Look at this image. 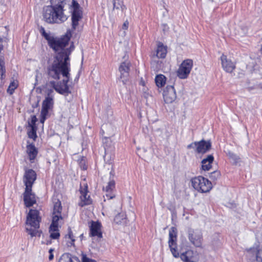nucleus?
Returning <instances> with one entry per match:
<instances>
[{
	"mask_svg": "<svg viewBox=\"0 0 262 262\" xmlns=\"http://www.w3.org/2000/svg\"><path fill=\"white\" fill-rule=\"evenodd\" d=\"M43 19L48 24H61L67 20L68 17L64 13L50 6L43 7L42 11Z\"/></svg>",
	"mask_w": 262,
	"mask_h": 262,
	"instance_id": "obj_5",
	"label": "nucleus"
},
{
	"mask_svg": "<svg viewBox=\"0 0 262 262\" xmlns=\"http://www.w3.org/2000/svg\"><path fill=\"white\" fill-rule=\"evenodd\" d=\"M120 216H121V214H117V215L115 216V218H114V221L117 223V224H119L120 222H121V221H120Z\"/></svg>",
	"mask_w": 262,
	"mask_h": 262,
	"instance_id": "obj_44",
	"label": "nucleus"
},
{
	"mask_svg": "<svg viewBox=\"0 0 262 262\" xmlns=\"http://www.w3.org/2000/svg\"><path fill=\"white\" fill-rule=\"evenodd\" d=\"M53 92L52 90H48L47 96L46 97L45 99L42 102L41 112H43V114H48L49 111L53 106V98L52 96H50Z\"/></svg>",
	"mask_w": 262,
	"mask_h": 262,
	"instance_id": "obj_13",
	"label": "nucleus"
},
{
	"mask_svg": "<svg viewBox=\"0 0 262 262\" xmlns=\"http://www.w3.org/2000/svg\"><path fill=\"white\" fill-rule=\"evenodd\" d=\"M68 49H70V51H71V52L74 50V45L73 44L71 45L70 47V48H69Z\"/></svg>",
	"mask_w": 262,
	"mask_h": 262,
	"instance_id": "obj_48",
	"label": "nucleus"
},
{
	"mask_svg": "<svg viewBox=\"0 0 262 262\" xmlns=\"http://www.w3.org/2000/svg\"><path fill=\"white\" fill-rule=\"evenodd\" d=\"M222 67L228 72L231 73L235 68V64L231 60L227 59V56L223 54L221 57Z\"/></svg>",
	"mask_w": 262,
	"mask_h": 262,
	"instance_id": "obj_17",
	"label": "nucleus"
},
{
	"mask_svg": "<svg viewBox=\"0 0 262 262\" xmlns=\"http://www.w3.org/2000/svg\"><path fill=\"white\" fill-rule=\"evenodd\" d=\"M37 121V119L35 115H33L31 116V121L28 122L29 126L32 128L33 127H37L36 125V122Z\"/></svg>",
	"mask_w": 262,
	"mask_h": 262,
	"instance_id": "obj_36",
	"label": "nucleus"
},
{
	"mask_svg": "<svg viewBox=\"0 0 262 262\" xmlns=\"http://www.w3.org/2000/svg\"><path fill=\"white\" fill-rule=\"evenodd\" d=\"M164 101L166 103H171L177 98L176 90L173 85H167L163 93Z\"/></svg>",
	"mask_w": 262,
	"mask_h": 262,
	"instance_id": "obj_10",
	"label": "nucleus"
},
{
	"mask_svg": "<svg viewBox=\"0 0 262 262\" xmlns=\"http://www.w3.org/2000/svg\"><path fill=\"white\" fill-rule=\"evenodd\" d=\"M82 236H83V234H82L80 235V237H82Z\"/></svg>",
	"mask_w": 262,
	"mask_h": 262,
	"instance_id": "obj_53",
	"label": "nucleus"
},
{
	"mask_svg": "<svg viewBox=\"0 0 262 262\" xmlns=\"http://www.w3.org/2000/svg\"><path fill=\"white\" fill-rule=\"evenodd\" d=\"M65 56L62 59L58 55L57 56V60L49 63L47 68V73L49 79L58 80L60 79L61 75L64 78L57 83L54 81H51L50 84L59 94L68 95L71 93L68 84L71 79V64L68 56Z\"/></svg>",
	"mask_w": 262,
	"mask_h": 262,
	"instance_id": "obj_1",
	"label": "nucleus"
},
{
	"mask_svg": "<svg viewBox=\"0 0 262 262\" xmlns=\"http://www.w3.org/2000/svg\"><path fill=\"white\" fill-rule=\"evenodd\" d=\"M210 1H211L212 2H213V0H210Z\"/></svg>",
	"mask_w": 262,
	"mask_h": 262,
	"instance_id": "obj_54",
	"label": "nucleus"
},
{
	"mask_svg": "<svg viewBox=\"0 0 262 262\" xmlns=\"http://www.w3.org/2000/svg\"><path fill=\"white\" fill-rule=\"evenodd\" d=\"M43 31H45L43 27H41L40 29V32L41 33V35H42V32Z\"/></svg>",
	"mask_w": 262,
	"mask_h": 262,
	"instance_id": "obj_49",
	"label": "nucleus"
},
{
	"mask_svg": "<svg viewBox=\"0 0 262 262\" xmlns=\"http://www.w3.org/2000/svg\"><path fill=\"white\" fill-rule=\"evenodd\" d=\"M166 80V78L164 75L162 74L157 75L155 77V82L157 86L159 88H162L165 85Z\"/></svg>",
	"mask_w": 262,
	"mask_h": 262,
	"instance_id": "obj_27",
	"label": "nucleus"
},
{
	"mask_svg": "<svg viewBox=\"0 0 262 262\" xmlns=\"http://www.w3.org/2000/svg\"><path fill=\"white\" fill-rule=\"evenodd\" d=\"M36 179V173L33 169L26 170L24 176V182L26 188H32L34 181Z\"/></svg>",
	"mask_w": 262,
	"mask_h": 262,
	"instance_id": "obj_12",
	"label": "nucleus"
},
{
	"mask_svg": "<svg viewBox=\"0 0 262 262\" xmlns=\"http://www.w3.org/2000/svg\"><path fill=\"white\" fill-rule=\"evenodd\" d=\"M18 86V81L14 79H12L7 90V93L10 95H12L14 93L15 90L17 88Z\"/></svg>",
	"mask_w": 262,
	"mask_h": 262,
	"instance_id": "obj_26",
	"label": "nucleus"
},
{
	"mask_svg": "<svg viewBox=\"0 0 262 262\" xmlns=\"http://www.w3.org/2000/svg\"><path fill=\"white\" fill-rule=\"evenodd\" d=\"M115 188V182L114 180H111L105 187L103 188V190L106 192V197L108 199H111L115 197V194L113 193Z\"/></svg>",
	"mask_w": 262,
	"mask_h": 262,
	"instance_id": "obj_18",
	"label": "nucleus"
},
{
	"mask_svg": "<svg viewBox=\"0 0 262 262\" xmlns=\"http://www.w3.org/2000/svg\"><path fill=\"white\" fill-rule=\"evenodd\" d=\"M51 244V240L48 241L47 242V243H46L47 245H49V244Z\"/></svg>",
	"mask_w": 262,
	"mask_h": 262,
	"instance_id": "obj_52",
	"label": "nucleus"
},
{
	"mask_svg": "<svg viewBox=\"0 0 262 262\" xmlns=\"http://www.w3.org/2000/svg\"><path fill=\"white\" fill-rule=\"evenodd\" d=\"M42 36L47 40L49 46L55 38L53 36H50L49 34L46 32V31H43Z\"/></svg>",
	"mask_w": 262,
	"mask_h": 262,
	"instance_id": "obj_34",
	"label": "nucleus"
},
{
	"mask_svg": "<svg viewBox=\"0 0 262 262\" xmlns=\"http://www.w3.org/2000/svg\"><path fill=\"white\" fill-rule=\"evenodd\" d=\"M82 262H97L95 260L90 258L84 254H82Z\"/></svg>",
	"mask_w": 262,
	"mask_h": 262,
	"instance_id": "obj_40",
	"label": "nucleus"
},
{
	"mask_svg": "<svg viewBox=\"0 0 262 262\" xmlns=\"http://www.w3.org/2000/svg\"><path fill=\"white\" fill-rule=\"evenodd\" d=\"M58 262H80L79 258L69 253H64L60 256Z\"/></svg>",
	"mask_w": 262,
	"mask_h": 262,
	"instance_id": "obj_21",
	"label": "nucleus"
},
{
	"mask_svg": "<svg viewBox=\"0 0 262 262\" xmlns=\"http://www.w3.org/2000/svg\"><path fill=\"white\" fill-rule=\"evenodd\" d=\"M48 114H43V112H41V118L40 119V122L41 123H43L45 120L46 119V116Z\"/></svg>",
	"mask_w": 262,
	"mask_h": 262,
	"instance_id": "obj_43",
	"label": "nucleus"
},
{
	"mask_svg": "<svg viewBox=\"0 0 262 262\" xmlns=\"http://www.w3.org/2000/svg\"><path fill=\"white\" fill-rule=\"evenodd\" d=\"M211 148V142L210 140H201L196 141V152L198 154H205L208 152Z\"/></svg>",
	"mask_w": 262,
	"mask_h": 262,
	"instance_id": "obj_14",
	"label": "nucleus"
},
{
	"mask_svg": "<svg viewBox=\"0 0 262 262\" xmlns=\"http://www.w3.org/2000/svg\"><path fill=\"white\" fill-rule=\"evenodd\" d=\"M130 63L129 61L122 62L119 67L120 73V79L123 84H125L129 79Z\"/></svg>",
	"mask_w": 262,
	"mask_h": 262,
	"instance_id": "obj_9",
	"label": "nucleus"
},
{
	"mask_svg": "<svg viewBox=\"0 0 262 262\" xmlns=\"http://www.w3.org/2000/svg\"><path fill=\"white\" fill-rule=\"evenodd\" d=\"M82 18V12L72 11V27L75 30L78 26L79 21Z\"/></svg>",
	"mask_w": 262,
	"mask_h": 262,
	"instance_id": "obj_20",
	"label": "nucleus"
},
{
	"mask_svg": "<svg viewBox=\"0 0 262 262\" xmlns=\"http://www.w3.org/2000/svg\"><path fill=\"white\" fill-rule=\"evenodd\" d=\"M123 1L122 0H114V9H119Z\"/></svg>",
	"mask_w": 262,
	"mask_h": 262,
	"instance_id": "obj_38",
	"label": "nucleus"
},
{
	"mask_svg": "<svg viewBox=\"0 0 262 262\" xmlns=\"http://www.w3.org/2000/svg\"><path fill=\"white\" fill-rule=\"evenodd\" d=\"M101 225L100 222L92 221L90 226V236L102 238V233L101 231Z\"/></svg>",
	"mask_w": 262,
	"mask_h": 262,
	"instance_id": "obj_15",
	"label": "nucleus"
},
{
	"mask_svg": "<svg viewBox=\"0 0 262 262\" xmlns=\"http://www.w3.org/2000/svg\"><path fill=\"white\" fill-rule=\"evenodd\" d=\"M214 161V157L212 155H208L205 158L203 159L201 162L202 169L204 171H208L212 167V163Z\"/></svg>",
	"mask_w": 262,
	"mask_h": 262,
	"instance_id": "obj_19",
	"label": "nucleus"
},
{
	"mask_svg": "<svg viewBox=\"0 0 262 262\" xmlns=\"http://www.w3.org/2000/svg\"><path fill=\"white\" fill-rule=\"evenodd\" d=\"M227 155L230 159H231L235 164H236L239 161L240 158L239 156L234 154L233 152L229 151Z\"/></svg>",
	"mask_w": 262,
	"mask_h": 262,
	"instance_id": "obj_32",
	"label": "nucleus"
},
{
	"mask_svg": "<svg viewBox=\"0 0 262 262\" xmlns=\"http://www.w3.org/2000/svg\"><path fill=\"white\" fill-rule=\"evenodd\" d=\"M62 220V217L61 216V214L53 213L52 223L50 226H51V228L55 230L57 227H58V222Z\"/></svg>",
	"mask_w": 262,
	"mask_h": 262,
	"instance_id": "obj_25",
	"label": "nucleus"
},
{
	"mask_svg": "<svg viewBox=\"0 0 262 262\" xmlns=\"http://www.w3.org/2000/svg\"><path fill=\"white\" fill-rule=\"evenodd\" d=\"M220 172L215 170L210 173L209 178L212 181L215 182L220 177Z\"/></svg>",
	"mask_w": 262,
	"mask_h": 262,
	"instance_id": "obj_31",
	"label": "nucleus"
},
{
	"mask_svg": "<svg viewBox=\"0 0 262 262\" xmlns=\"http://www.w3.org/2000/svg\"><path fill=\"white\" fill-rule=\"evenodd\" d=\"M120 9H121V11L122 12H124L126 9V7H125V5H123V3H122V4L121 5Z\"/></svg>",
	"mask_w": 262,
	"mask_h": 262,
	"instance_id": "obj_46",
	"label": "nucleus"
},
{
	"mask_svg": "<svg viewBox=\"0 0 262 262\" xmlns=\"http://www.w3.org/2000/svg\"><path fill=\"white\" fill-rule=\"evenodd\" d=\"M53 257H54L53 254V253L50 254L49 256V259L50 260H52L53 259Z\"/></svg>",
	"mask_w": 262,
	"mask_h": 262,
	"instance_id": "obj_47",
	"label": "nucleus"
},
{
	"mask_svg": "<svg viewBox=\"0 0 262 262\" xmlns=\"http://www.w3.org/2000/svg\"><path fill=\"white\" fill-rule=\"evenodd\" d=\"M70 40V36L68 35H65L61 38H54L51 43L50 44L49 47L52 48L55 52H58L57 54L54 57V60L52 62H54L57 60V56H60L63 59L66 55L69 56L71 53V51L69 49H65V47L69 44Z\"/></svg>",
	"mask_w": 262,
	"mask_h": 262,
	"instance_id": "obj_4",
	"label": "nucleus"
},
{
	"mask_svg": "<svg viewBox=\"0 0 262 262\" xmlns=\"http://www.w3.org/2000/svg\"><path fill=\"white\" fill-rule=\"evenodd\" d=\"M62 206L61 202L59 200H57L56 202H54L53 213L54 214H61Z\"/></svg>",
	"mask_w": 262,
	"mask_h": 262,
	"instance_id": "obj_30",
	"label": "nucleus"
},
{
	"mask_svg": "<svg viewBox=\"0 0 262 262\" xmlns=\"http://www.w3.org/2000/svg\"><path fill=\"white\" fill-rule=\"evenodd\" d=\"M112 176V177H113L114 176V172L113 170H112L111 172H110V176L111 177Z\"/></svg>",
	"mask_w": 262,
	"mask_h": 262,
	"instance_id": "obj_50",
	"label": "nucleus"
},
{
	"mask_svg": "<svg viewBox=\"0 0 262 262\" xmlns=\"http://www.w3.org/2000/svg\"><path fill=\"white\" fill-rule=\"evenodd\" d=\"M80 192L81 193L80 199L81 202L79 203V205L83 207L91 204L92 200L90 195H88V186L86 185L84 188H80Z\"/></svg>",
	"mask_w": 262,
	"mask_h": 262,
	"instance_id": "obj_16",
	"label": "nucleus"
},
{
	"mask_svg": "<svg viewBox=\"0 0 262 262\" xmlns=\"http://www.w3.org/2000/svg\"><path fill=\"white\" fill-rule=\"evenodd\" d=\"M49 232L50 233V237L51 239H58L60 237V233L59 232V227H57V228L54 230L53 229L51 228V226H50Z\"/></svg>",
	"mask_w": 262,
	"mask_h": 262,
	"instance_id": "obj_29",
	"label": "nucleus"
},
{
	"mask_svg": "<svg viewBox=\"0 0 262 262\" xmlns=\"http://www.w3.org/2000/svg\"><path fill=\"white\" fill-rule=\"evenodd\" d=\"M50 3V6L64 13V7L66 4L65 0H51Z\"/></svg>",
	"mask_w": 262,
	"mask_h": 262,
	"instance_id": "obj_23",
	"label": "nucleus"
},
{
	"mask_svg": "<svg viewBox=\"0 0 262 262\" xmlns=\"http://www.w3.org/2000/svg\"><path fill=\"white\" fill-rule=\"evenodd\" d=\"M27 152L30 161L31 162H33L37 155V149L35 147L34 144H30L27 146Z\"/></svg>",
	"mask_w": 262,
	"mask_h": 262,
	"instance_id": "obj_22",
	"label": "nucleus"
},
{
	"mask_svg": "<svg viewBox=\"0 0 262 262\" xmlns=\"http://www.w3.org/2000/svg\"><path fill=\"white\" fill-rule=\"evenodd\" d=\"M187 233L188 238L193 246L196 247H201L202 246L203 235L201 231L189 228Z\"/></svg>",
	"mask_w": 262,
	"mask_h": 262,
	"instance_id": "obj_7",
	"label": "nucleus"
},
{
	"mask_svg": "<svg viewBox=\"0 0 262 262\" xmlns=\"http://www.w3.org/2000/svg\"><path fill=\"white\" fill-rule=\"evenodd\" d=\"M177 229L172 227L169 230L168 246L170 251L175 258L180 257L184 262H196L194 260L193 252L192 250H187L181 255L177 250Z\"/></svg>",
	"mask_w": 262,
	"mask_h": 262,
	"instance_id": "obj_2",
	"label": "nucleus"
},
{
	"mask_svg": "<svg viewBox=\"0 0 262 262\" xmlns=\"http://www.w3.org/2000/svg\"><path fill=\"white\" fill-rule=\"evenodd\" d=\"M54 251V249H50L49 250V253L51 254V253H53V251Z\"/></svg>",
	"mask_w": 262,
	"mask_h": 262,
	"instance_id": "obj_51",
	"label": "nucleus"
},
{
	"mask_svg": "<svg viewBox=\"0 0 262 262\" xmlns=\"http://www.w3.org/2000/svg\"><path fill=\"white\" fill-rule=\"evenodd\" d=\"M72 7L73 8V11L75 12H79L82 11L80 9V5L78 3V2L75 0L72 1Z\"/></svg>",
	"mask_w": 262,
	"mask_h": 262,
	"instance_id": "obj_35",
	"label": "nucleus"
},
{
	"mask_svg": "<svg viewBox=\"0 0 262 262\" xmlns=\"http://www.w3.org/2000/svg\"><path fill=\"white\" fill-rule=\"evenodd\" d=\"M128 22L127 20H126L124 22L123 25H122V29L123 30H127L128 27Z\"/></svg>",
	"mask_w": 262,
	"mask_h": 262,
	"instance_id": "obj_45",
	"label": "nucleus"
},
{
	"mask_svg": "<svg viewBox=\"0 0 262 262\" xmlns=\"http://www.w3.org/2000/svg\"><path fill=\"white\" fill-rule=\"evenodd\" d=\"M193 66V61L187 59L181 64L177 71V75L180 79H185L188 76Z\"/></svg>",
	"mask_w": 262,
	"mask_h": 262,
	"instance_id": "obj_8",
	"label": "nucleus"
},
{
	"mask_svg": "<svg viewBox=\"0 0 262 262\" xmlns=\"http://www.w3.org/2000/svg\"><path fill=\"white\" fill-rule=\"evenodd\" d=\"M39 211L36 209H31L27 216L26 231L31 236L40 237L41 231L38 230L41 217L39 215Z\"/></svg>",
	"mask_w": 262,
	"mask_h": 262,
	"instance_id": "obj_3",
	"label": "nucleus"
},
{
	"mask_svg": "<svg viewBox=\"0 0 262 262\" xmlns=\"http://www.w3.org/2000/svg\"><path fill=\"white\" fill-rule=\"evenodd\" d=\"M191 182L192 186L196 190L202 193L209 192L212 187L211 182L202 176L192 178Z\"/></svg>",
	"mask_w": 262,
	"mask_h": 262,
	"instance_id": "obj_6",
	"label": "nucleus"
},
{
	"mask_svg": "<svg viewBox=\"0 0 262 262\" xmlns=\"http://www.w3.org/2000/svg\"><path fill=\"white\" fill-rule=\"evenodd\" d=\"M256 260L257 262H262V250H258L256 255Z\"/></svg>",
	"mask_w": 262,
	"mask_h": 262,
	"instance_id": "obj_39",
	"label": "nucleus"
},
{
	"mask_svg": "<svg viewBox=\"0 0 262 262\" xmlns=\"http://www.w3.org/2000/svg\"><path fill=\"white\" fill-rule=\"evenodd\" d=\"M0 74L1 75V78H3L5 77V73L6 70L5 67V63L3 61L0 63Z\"/></svg>",
	"mask_w": 262,
	"mask_h": 262,
	"instance_id": "obj_37",
	"label": "nucleus"
},
{
	"mask_svg": "<svg viewBox=\"0 0 262 262\" xmlns=\"http://www.w3.org/2000/svg\"><path fill=\"white\" fill-rule=\"evenodd\" d=\"M196 141L192 142L189 145H187V148L188 149L193 148L196 151Z\"/></svg>",
	"mask_w": 262,
	"mask_h": 262,
	"instance_id": "obj_42",
	"label": "nucleus"
},
{
	"mask_svg": "<svg viewBox=\"0 0 262 262\" xmlns=\"http://www.w3.org/2000/svg\"><path fill=\"white\" fill-rule=\"evenodd\" d=\"M23 195L24 203L27 207H30L36 203L35 194L32 192V188H25Z\"/></svg>",
	"mask_w": 262,
	"mask_h": 262,
	"instance_id": "obj_11",
	"label": "nucleus"
},
{
	"mask_svg": "<svg viewBox=\"0 0 262 262\" xmlns=\"http://www.w3.org/2000/svg\"><path fill=\"white\" fill-rule=\"evenodd\" d=\"M79 165L81 168L83 170H86L87 169V166L85 164V161L83 159H81L80 161Z\"/></svg>",
	"mask_w": 262,
	"mask_h": 262,
	"instance_id": "obj_41",
	"label": "nucleus"
},
{
	"mask_svg": "<svg viewBox=\"0 0 262 262\" xmlns=\"http://www.w3.org/2000/svg\"><path fill=\"white\" fill-rule=\"evenodd\" d=\"M166 46H164L162 43L159 42L156 51L157 57L159 58H164L166 57Z\"/></svg>",
	"mask_w": 262,
	"mask_h": 262,
	"instance_id": "obj_24",
	"label": "nucleus"
},
{
	"mask_svg": "<svg viewBox=\"0 0 262 262\" xmlns=\"http://www.w3.org/2000/svg\"><path fill=\"white\" fill-rule=\"evenodd\" d=\"M36 130L37 127H33L31 128V130L29 132L28 134L29 137L35 140L37 138Z\"/></svg>",
	"mask_w": 262,
	"mask_h": 262,
	"instance_id": "obj_33",
	"label": "nucleus"
},
{
	"mask_svg": "<svg viewBox=\"0 0 262 262\" xmlns=\"http://www.w3.org/2000/svg\"><path fill=\"white\" fill-rule=\"evenodd\" d=\"M65 238H69L71 240L70 242H67V245L68 246H74V242L75 241V237L73 234V232L72 231V229L70 227L68 228V233L67 235L65 236Z\"/></svg>",
	"mask_w": 262,
	"mask_h": 262,
	"instance_id": "obj_28",
	"label": "nucleus"
}]
</instances>
